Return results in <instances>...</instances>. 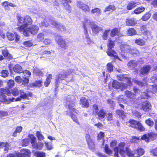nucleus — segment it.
<instances>
[{
	"label": "nucleus",
	"instance_id": "1",
	"mask_svg": "<svg viewBox=\"0 0 157 157\" xmlns=\"http://www.w3.org/2000/svg\"><path fill=\"white\" fill-rule=\"evenodd\" d=\"M11 92L7 88H2L0 92V101L2 102L8 104L10 102L18 101L21 100V98H28L31 97L32 94L25 93L22 90H19L15 88L11 90Z\"/></svg>",
	"mask_w": 157,
	"mask_h": 157
},
{
	"label": "nucleus",
	"instance_id": "2",
	"mask_svg": "<svg viewBox=\"0 0 157 157\" xmlns=\"http://www.w3.org/2000/svg\"><path fill=\"white\" fill-rule=\"evenodd\" d=\"M18 20L17 25L19 27L17 29L19 32H22L25 36H29L30 34H35L38 32L39 28L36 25H33L26 28L32 23V20L29 16H26L24 17H19Z\"/></svg>",
	"mask_w": 157,
	"mask_h": 157
},
{
	"label": "nucleus",
	"instance_id": "3",
	"mask_svg": "<svg viewBox=\"0 0 157 157\" xmlns=\"http://www.w3.org/2000/svg\"><path fill=\"white\" fill-rule=\"evenodd\" d=\"M66 107L69 109V115L74 121L78 123L77 117L75 114L77 113L78 111L74 108L75 102L74 97L73 95H70L67 97L66 99ZM67 114H69L68 113Z\"/></svg>",
	"mask_w": 157,
	"mask_h": 157
},
{
	"label": "nucleus",
	"instance_id": "4",
	"mask_svg": "<svg viewBox=\"0 0 157 157\" xmlns=\"http://www.w3.org/2000/svg\"><path fill=\"white\" fill-rule=\"evenodd\" d=\"M40 19L41 22L40 24L41 27H47L50 24H52L53 26L57 28L59 30L61 31L64 32L66 31V28L65 26L59 23L55 20L52 18L50 19L48 17L43 18L41 17L40 18Z\"/></svg>",
	"mask_w": 157,
	"mask_h": 157
},
{
	"label": "nucleus",
	"instance_id": "5",
	"mask_svg": "<svg viewBox=\"0 0 157 157\" xmlns=\"http://www.w3.org/2000/svg\"><path fill=\"white\" fill-rule=\"evenodd\" d=\"M125 144L124 142L120 143L117 147H116L113 148L115 152L114 156L118 157V153L121 155H123L124 154L126 153L128 157H135L134 155L135 153L133 151L128 147L124 148Z\"/></svg>",
	"mask_w": 157,
	"mask_h": 157
},
{
	"label": "nucleus",
	"instance_id": "6",
	"mask_svg": "<svg viewBox=\"0 0 157 157\" xmlns=\"http://www.w3.org/2000/svg\"><path fill=\"white\" fill-rule=\"evenodd\" d=\"M114 41L110 39H109L107 44L108 49L106 53L109 56L113 57L114 59H119L118 56L115 55V54H116L115 52L112 49V48L114 47Z\"/></svg>",
	"mask_w": 157,
	"mask_h": 157
},
{
	"label": "nucleus",
	"instance_id": "7",
	"mask_svg": "<svg viewBox=\"0 0 157 157\" xmlns=\"http://www.w3.org/2000/svg\"><path fill=\"white\" fill-rule=\"evenodd\" d=\"M112 86L114 88L117 89H120L121 90L126 89L127 86V84L125 83H120L116 80H113L112 84Z\"/></svg>",
	"mask_w": 157,
	"mask_h": 157
},
{
	"label": "nucleus",
	"instance_id": "8",
	"mask_svg": "<svg viewBox=\"0 0 157 157\" xmlns=\"http://www.w3.org/2000/svg\"><path fill=\"white\" fill-rule=\"evenodd\" d=\"M129 122L132 125L131 127L134 128H138L140 131H143L144 129L142 124L139 122L131 119L129 120Z\"/></svg>",
	"mask_w": 157,
	"mask_h": 157
},
{
	"label": "nucleus",
	"instance_id": "9",
	"mask_svg": "<svg viewBox=\"0 0 157 157\" xmlns=\"http://www.w3.org/2000/svg\"><path fill=\"white\" fill-rule=\"evenodd\" d=\"M76 5L78 7L82 9L85 13L89 12L90 11V8L89 6L85 4L81 1H77Z\"/></svg>",
	"mask_w": 157,
	"mask_h": 157
},
{
	"label": "nucleus",
	"instance_id": "10",
	"mask_svg": "<svg viewBox=\"0 0 157 157\" xmlns=\"http://www.w3.org/2000/svg\"><path fill=\"white\" fill-rule=\"evenodd\" d=\"M56 40L59 46L62 48L66 49L68 46L67 43L60 36H58L56 38Z\"/></svg>",
	"mask_w": 157,
	"mask_h": 157
},
{
	"label": "nucleus",
	"instance_id": "11",
	"mask_svg": "<svg viewBox=\"0 0 157 157\" xmlns=\"http://www.w3.org/2000/svg\"><path fill=\"white\" fill-rule=\"evenodd\" d=\"M67 76V72L62 70L58 76V78L56 79L55 85H56V86H57L59 82V80H64Z\"/></svg>",
	"mask_w": 157,
	"mask_h": 157
},
{
	"label": "nucleus",
	"instance_id": "12",
	"mask_svg": "<svg viewBox=\"0 0 157 157\" xmlns=\"http://www.w3.org/2000/svg\"><path fill=\"white\" fill-rule=\"evenodd\" d=\"M117 79L121 81H125L129 86L132 85V82L130 78L128 77L126 75H117Z\"/></svg>",
	"mask_w": 157,
	"mask_h": 157
},
{
	"label": "nucleus",
	"instance_id": "13",
	"mask_svg": "<svg viewBox=\"0 0 157 157\" xmlns=\"http://www.w3.org/2000/svg\"><path fill=\"white\" fill-rule=\"evenodd\" d=\"M7 36L10 41H12L15 39V41L17 42L19 40V36L15 33L13 34L8 32L7 33Z\"/></svg>",
	"mask_w": 157,
	"mask_h": 157
},
{
	"label": "nucleus",
	"instance_id": "14",
	"mask_svg": "<svg viewBox=\"0 0 157 157\" xmlns=\"http://www.w3.org/2000/svg\"><path fill=\"white\" fill-rule=\"evenodd\" d=\"M151 67L149 65H146L141 68L140 71V75H147L151 70Z\"/></svg>",
	"mask_w": 157,
	"mask_h": 157
},
{
	"label": "nucleus",
	"instance_id": "15",
	"mask_svg": "<svg viewBox=\"0 0 157 157\" xmlns=\"http://www.w3.org/2000/svg\"><path fill=\"white\" fill-rule=\"evenodd\" d=\"M21 153H19L17 154L18 157H30L31 154L30 151L28 149H24L21 150Z\"/></svg>",
	"mask_w": 157,
	"mask_h": 157
},
{
	"label": "nucleus",
	"instance_id": "16",
	"mask_svg": "<svg viewBox=\"0 0 157 157\" xmlns=\"http://www.w3.org/2000/svg\"><path fill=\"white\" fill-rule=\"evenodd\" d=\"M125 23L126 25L132 26L137 24V21L133 17L129 18L126 19Z\"/></svg>",
	"mask_w": 157,
	"mask_h": 157
},
{
	"label": "nucleus",
	"instance_id": "17",
	"mask_svg": "<svg viewBox=\"0 0 157 157\" xmlns=\"http://www.w3.org/2000/svg\"><path fill=\"white\" fill-rule=\"evenodd\" d=\"M92 24L91 28L92 30V32L94 33L95 34H97L98 33L99 31L102 30V28L98 26L97 25L95 24V22L93 23Z\"/></svg>",
	"mask_w": 157,
	"mask_h": 157
},
{
	"label": "nucleus",
	"instance_id": "18",
	"mask_svg": "<svg viewBox=\"0 0 157 157\" xmlns=\"http://www.w3.org/2000/svg\"><path fill=\"white\" fill-rule=\"evenodd\" d=\"M94 22L92 21L91 20L86 18L83 23L84 30H85V29L87 30L88 28L90 26L91 27L92 24V23H93Z\"/></svg>",
	"mask_w": 157,
	"mask_h": 157
},
{
	"label": "nucleus",
	"instance_id": "19",
	"mask_svg": "<svg viewBox=\"0 0 157 157\" xmlns=\"http://www.w3.org/2000/svg\"><path fill=\"white\" fill-rule=\"evenodd\" d=\"M131 48L130 46L127 44H122L120 46L121 50L124 52H129Z\"/></svg>",
	"mask_w": 157,
	"mask_h": 157
},
{
	"label": "nucleus",
	"instance_id": "20",
	"mask_svg": "<svg viewBox=\"0 0 157 157\" xmlns=\"http://www.w3.org/2000/svg\"><path fill=\"white\" fill-rule=\"evenodd\" d=\"M151 105V103L148 101H146L144 102L142 105V109L145 111H149Z\"/></svg>",
	"mask_w": 157,
	"mask_h": 157
},
{
	"label": "nucleus",
	"instance_id": "21",
	"mask_svg": "<svg viewBox=\"0 0 157 157\" xmlns=\"http://www.w3.org/2000/svg\"><path fill=\"white\" fill-rule=\"evenodd\" d=\"M147 92H149L150 93H155L157 92V85H151L149 86V88L147 90Z\"/></svg>",
	"mask_w": 157,
	"mask_h": 157
},
{
	"label": "nucleus",
	"instance_id": "22",
	"mask_svg": "<svg viewBox=\"0 0 157 157\" xmlns=\"http://www.w3.org/2000/svg\"><path fill=\"white\" fill-rule=\"evenodd\" d=\"M154 135V134L153 133H148L144 135L141 137V139L143 140H145L146 142H149V139L152 138Z\"/></svg>",
	"mask_w": 157,
	"mask_h": 157
},
{
	"label": "nucleus",
	"instance_id": "23",
	"mask_svg": "<svg viewBox=\"0 0 157 157\" xmlns=\"http://www.w3.org/2000/svg\"><path fill=\"white\" fill-rule=\"evenodd\" d=\"M96 113L98 116L99 119H101L105 117L106 114V112L103 109H101L97 112Z\"/></svg>",
	"mask_w": 157,
	"mask_h": 157
},
{
	"label": "nucleus",
	"instance_id": "24",
	"mask_svg": "<svg viewBox=\"0 0 157 157\" xmlns=\"http://www.w3.org/2000/svg\"><path fill=\"white\" fill-rule=\"evenodd\" d=\"M80 104L83 107H88L89 103L87 100L84 97H82L80 100Z\"/></svg>",
	"mask_w": 157,
	"mask_h": 157
},
{
	"label": "nucleus",
	"instance_id": "25",
	"mask_svg": "<svg viewBox=\"0 0 157 157\" xmlns=\"http://www.w3.org/2000/svg\"><path fill=\"white\" fill-rule=\"evenodd\" d=\"M13 70L14 72L17 73H21L23 72L22 67L19 64H17L13 67Z\"/></svg>",
	"mask_w": 157,
	"mask_h": 157
},
{
	"label": "nucleus",
	"instance_id": "26",
	"mask_svg": "<svg viewBox=\"0 0 157 157\" xmlns=\"http://www.w3.org/2000/svg\"><path fill=\"white\" fill-rule=\"evenodd\" d=\"M2 53L3 56L6 58L10 59L12 58L11 55L9 53L6 48H5L2 50Z\"/></svg>",
	"mask_w": 157,
	"mask_h": 157
},
{
	"label": "nucleus",
	"instance_id": "27",
	"mask_svg": "<svg viewBox=\"0 0 157 157\" xmlns=\"http://www.w3.org/2000/svg\"><path fill=\"white\" fill-rule=\"evenodd\" d=\"M120 29L117 28H115L112 29L110 33V36L113 37L117 35H118L120 32Z\"/></svg>",
	"mask_w": 157,
	"mask_h": 157
},
{
	"label": "nucleus",
	"instance_id": "28",
	"mask_svg": "<svg viewBox=\"0 0 157 157\" xmlns=\"http://www.w3.org/2000/svg\"><path fill=\"white\" fill-rule=\"evenodd\" d=\"M136 33V31L133 28H130L127 31V34L129 36L135 35Z\"/></svg>",
	"mask_w": 157,
	"mask_h": 157
},
{
	"label": "nucleus",
	"instance_id": "29",
	"mask_svg": "<svg viewBox=\"0 0 157 157\" xmlns=\"http://www.w3.org/2000/svg\"><path fill=\"white\" fill-rule=\"evenodd\" d=\"M91 13L92 14L96 13V16H99L101 13V11L100 9L98 8H95L91 10Z\"/></svg>",
	"mask_w": 157,
	"mask_h": 157
},
{
	"label": "nucleus",
	"instance_id": "30",
	"mask_svg": "<svg viewBox=\"0 0 157 157\" xmlns=\"http://www.w3.org/2000/svg\"><path fill=\"white\" fill-rule=\"evenodd\" d=\"M43 146L44 144L43 143L40 142H38L33 147L36 149L40 150L42 149Z\"/></svg>",
	"mask_w": 157,
	"mask_h": 157
},
{
	"label": "nucleus",
	"instance_id": "31",
	"mask_svg": "<svg viewBox=\"0 0 157 157\" xmlns=\"http://www.w3.org/2000/svg\"><path fill=\"white\" fill-rule=\"evenodd\" d=\"M138 64L136 60H132L128 64V66L131 68H133L136 67Z\"/></svg>",
	"mask_w": 157,
	"mask_h": 157
},
{
	"label": "nucleus",
	"instance_id": "32",
	"mask_svg": "<svg viewBox=\"0 0 157 157\" xmlns=\"http://www.w3.org/2000/svg\"><path fill=\"white\" fill-rule=\"evenodd\" d=\"M30 138L29 141H30L32 146L33 147L36 143V138L33 135H31L29 136Z\"/></svg>",
	"mask_w": 157,
	"mask_h": 157
},
{
	"label": "nucleus",
	"instance_id": "33",
	"mask_svg": "<svg viewBox=\"0 0 157 157\" xmlns=\"http://www.w3.org/2000/svg\"><path fill=\"white\" fill-rule=\"evenodd\" d=\"M116 10V7L114 6L110 5L105 8L104 12H105L107 11H113Z\"/></svg>",
	"mask_w": 157,
	"mask_h": 157
},
{
	"label": "nucleus",
	"instance_id": "34",
	"mask_svg": "<svg viewBox=\"0 0 157 157\" xmlns=\"http://www.w3.org/2000/svg\"><path fill=\"white\" fill-rule=\"evenodd\" d=\"M136 5V3L133 1H131L128 5L127 8L128 10H131L132 8L135 7Z\"/></svg>",
	"mask_w": 157,
	"mask_h": 157
},
{
	"label": "nucleus",
	"instance_id": "35",
	"mask_svg": "<svg viewBox=\"0 0 157 157\" xmlns=\"http://www.w3.org/2000/svg\"><path fill=\"white\" fill-rule=\"evenodd\" d=\"M134 83L140 86H145L146 85V82L145 81L144 82L139 81L136 79H133Z\"/></svg>",
	"mask_w": 157,
	"mask_h": 157
},
{
	"label": "nucleus",
	"instance_id": "36",
	"mask_svg": "<svg viewBox=\"0 0 157 157\" xmlns=\"http://www.w3.org/2000/svg\"><path fill=\"white\" fill-rule=\"evenodd\" d=\"M116 113L121 117L122 119H124L125 117L124 112L122 110H117L116 111Z\"/></svg>",
	"mask_w": 157,
	"mask_h": 157
},
{
	"label": "nucleus",
	"instance_id": "37",
	"mask_svg": "<svg viewBox=\"0 0 157 157\" xmlns=\"http://www.w3.org/2000/svg\"><path fill=\"white\" fill-rule=\"evenodd\" d=\"M135 43L136 44L140 46H143L145 44L144 40L140 38L136 39L135 41Z\"/></svg>",
	"mask_w": 157,
	"mask_h": 157
},
{
	"label": "nucleus",
	"instance_id": "38",
	"mask_svg": "<svg viewBox=\"0 0 157 157\" xmlns=\"http://www.w3.org/2000/svg\"><path fill=\"white\" fill-rule=\"evenodd\" d=\"M34 155L36 157H45L46 156L45 153L43 151H36L35 152Z\"/></svg>",
	"mask_w": 157,
	"mask_h": 157
},
{
	"label": "nucleus",
	"instance_id": "39",
	"mask_svg": "<svg viewBox=\"0 0 157 157\" xmlns=\"http://www.w3.org/2000/svg\"><path fill=\"white\" fill-rule=\"evenodd\" d=\"M52 78V75H49L47 77L44 83V86L47 87L50 83L51 79Z\"/></svg>",
	"mask_w": 157,
	"mask_h": 157
},
{
	"label": "nucleus",
	"instance_id": "40",
	"mask_svg": "<svg viewBox=\"0 0 157 157\" xmlns=\"http://www.w3.org/2000/svg\"><path fill=\"white\" fill-rule=\"evenodd\" d=\"M125 94L127 97L130 98H133L135 96V95L134 94L128 90L126 91Z\"/></svg>",
	"mask_w": 157,
	"mask_h": 157
},
{
	"label": "nucleus",
	"instance_id": "41",
	"mask_svg": "<svg viewBox=\"0 0 157 157\" xmlns=\"http://www.w3.org/2000/svg\"><path fill=\"white\" fill-rule=\"evenodd\" d=\"M44 144L47 150H50L53 149V146L52 143L45 142Z\"/></svg>",
	"mask_w": 157,
	"mask_h": 157
},
{
	"label": "nucleus",
	"instance_id": "42",
	"mask_svg": "<svg viewBox=\"0 0 157 157\" xmlns=\"http://www.w3.org/2000/svg\"><path fill=\"white\" fill-rule=\"evenodd\" d=\"M64 8L66 10V11L69 13H70L71 11V7L70 6L69 4L67 3H63Z\"/></svg>",
	"mask_w": 157,
	"mask_h": 157
},
{
	"label": "nucleus",
	"instance_id": "43",
	"mask_svg": "<svg viewBox=\"0 0 157 157\" xmlns=\"http://www.w3.org/2000/svg\"><path fill=\"white\" fill-rule=\"evenodd\" d=\"M22 127L21 126H18L16 128L15 130L13 133V136H17V133H20L22 130Z\"/></svg>",
	"mask_w": 157,
	"mask_h": 157
},
{
	"label": "nucleus",
	"instance_id": "44",
	"mask_svg": "<svg viewBox=\"0 0 157 157\" xmlns=\"http://www.w3.org/2000/svg\"><path fill=\"white\" fill-rule=\"evenodd\" d=\"M145 10L144 7H140L136 9L134 11V12L135 14H139L143 12Z\"/></svg>",
	"mask_w": 157,
	"mask_h": 157
},
{
	"label": "nucleus",
	"instance_id": "45",
	"mask_svg": "<svg viewBox=\"0 0 157 157\" xmlns=\"http://www.w3.org/2000/svg\"><path fill=\"white\" fill-rule=\"evenodd\" d=\"M151 16V13H147L144 14L142 17L143 21H146Z\"/></svg>",
	"mask_w": 157,
	"mask_h": 157
},
{
	"label": "nucleus",
	"instance_id": "46",
	"mask_svg": "<svg viewBox=\"0 0 157 157\" xmlns=\"http://www.w3.org/2000/svg\"><path fill=\"white\" fill-rule=\"evenodd\" d=\"M110 31V30H106L104 32L102 36V38L104 40H106L107 39L108 33Z\"/></svg>",
	"mask_w": 157,
	"mask_h": 157
},
{
	"label": "nucleus",
	"instance_id": "47",
	"mask_svg": "<svg viewBox=\"0 0 157 157\" xmlns=\"http://www.w3.org/2000/svg\"><path fill=\"white\" fill-rule=\"evenodd\" d=\"M0 76L6 78L8 76L9 74L8 71L7 70H2L0 73Z\"/></svg>",
	"mask_w": 157,
	"mask_h": 157
},
{
	"label": "nucleus",
	"instance_id": "48",
	"mask_svg": "<svg viewBox=\"0 0 157 157\" xmlns=\"http://www.w3.org/2000/svg\"><path fill=\"white\" fill-rule=\"evenodd\" d=\"M36 134L37 137L39 140L41 141L44 139V136L39 131H37Z\"/></svg>",
	"mask_w": 157,
	"mask_h": 157
},
{
	"label": "nucleus",
	"instance_id": "49",
	"mask_svg": "<svg viewBox=\"0 0 157 157\" xmlns=\"http://www.w3.org/2000/svg\"><path fill=\"white\" fill-rule=\"evenodd\" d=\"M136 152L139 155H142L144 153V150L141 148H139L136 150Z\"/></svg>",
	"mask_w": 157,
	"mask_h": 157
},
{
	"label": "nucleus",
	"instance_id": "50",
	"mask_svg": "<svg viewBox=\"0 0 157 157\" xmlns=\"http://www.w3.org/2000/svg\"><path fill=\"white\" fill-rule=\"evenodd\" d=\"M107 70L109 72H111L113 71V66L112 63H108L107 65Z\"/></svg>",
	"mask_w": 157,
	"mask_h": 157
},
{
	"label": "nucleus",
	"instance_id": "51",
	"mask_svg": "<svg viewBox=\"0 0 157 157\" xmlns=\"http://www.w3.org/2000/svg\"><path fill=\"white\" fill-rule=\"evenodd\" d=\"M143 34L146 36L148 38H151L152 36L151 33L150 31H146L143 32Z\"/></svg>",
	"mask_w": 157,
	"mask_h": 157
},
{
	"label": "nucleus",
	"instance_id": "52",
	"mask_svg": "<svg viewBox=\"0 0 157 157\" xmlns=\"http://www.w3.org/2000/svg\"><path fill=\"white\" fill-rule=\"evenodd\" d=\"M41 82V81H36L33 83L32 85L33 86L36 87H40L42 85Z\"/></svg>",
	"mask_w": 157,
	"mask_h": 157
},
{
	"label": "nucleus",
	"instance_id": "53",
	"mask_svg": "<svg viewBox=\"0 0 157 157\" xmlns=\"http://www.w3.org/2000/svg\"><path fill=\"white\" fill-rule=\"evenodd\" d=\"M88 144L89 146V148L90 149H92L94 148V144L92 140L87 141Z\"/></svg>",
	"mask_w": 157,
	"mask_h": 157
},
{
	"label": "nucleus",
	"instance_id": "54",
	"mask_svg": "<svg viewBox=\"0 0 157 157\" xmlns=\"http://www.w3.org/2000/svg\"><path fill=\"white\" fill-rule=\"evenodd\" d=\"M143 92L142 94L141 95V98H147L150 97V93L148 92Z\"/></svg>",
	"mask_w": 157,
	"mask_h": 157
},
{
	"label": "nucleus",
	"instance_id": "55",
	"mask_svg": "<svg viewBox=\"0 0 157 157\" xmlns=\"http://www.w3.org/2000/svg\"><path fill=\"white\" fill-rule=\"evenodd\" d=\"M129 53L131 54L132 55L136 54L138 55L139 54V52L138 51L136 48L133 49H131Z\"/></svg>",
	"mask_w": 157,
	"mask_h": 157
},
{
	"label": "nucleus",
	"instance_id": "56",
	"mask_svg": "<svg viewBox=\"0 0 157 157\" xmlns=\"http://www.w3.org/2000/svg\"><path fill=\"white\" fill-rule=\"evenodd\" d=\"M29 140L28 139H24L22 141L21 143L22 145L23 146H26L29 144Z\"/></svg>",
	"mask_w": 157,
	"mask_h": 157
},
{
	"label": "nucleus",
	"instance_id": "57",
	"mask_svg": "<svg viewBox=\"0 0 157 157\" xmlns=\"http://www.w3.org/2000/svg\"><path fill=\"white\" fill-rule=\"evenodd\" d=\"M14 84V81L12 80H9L7 82V85L10 88H12Z\"/></svg>",
	"mask_w": 157,
	"mask_h": 157
},
{
	"label": "nucleus",
	"instance_id": "58",
	"mask_svg": "<svg viewBox=\"0 0 157 157\" xmlns=\"http://www.w3.org/2000/svg\"><path fill=\"white\" fill-rule=\"evenodd\" d=\"M22 84H23L24 85H27L29 82V79L25 77H23L22 79Z\"/></svg>",
	"mask_w": 157,
	"mask_h": 157
},
{
	"label": "nucleus",
	"instance_id": "59",
	"mask_svg": "<svg viewBox=\"0 0 157 157\" xmlns=\"http://www.w3.org/2000/svg\"><path fill=\"white\" fill-rule=\"evenodd\" d=\"M104 149L105 152L108 154L110 155L112 153V151L109 148L108 146L106 145Z\"/></svg>",
	"mask_w": 157,
	"mask_h": 157
},
{
	"label": "nucleus",
	"instance_id": "60",
	"mask_svg": "<svg viewBox=\"0 0 157 157\" xmlns=\"http://www.w3.org/2000/svg\"><path fill=\"white\" fill-rule=\"evenodd\" d=\"M43 33H39L37 36V38L38 40L39 41H41L44 38V36Z\"/></svg>",
	"mask_w": 157,
	"mask_h": 157
},
{
	"label": "nucleus",
	"instance_id": "61",
	"mask_svg": "<svg viewBox=\"0 0 157 157\" xmlns=\"http://www.w3.org/2000/svg\"><path fill=\"white\" fill-rule=\"evenodd\" d=\"M146 123L148 125L151 126L153 125V122L150 119H148L145 121Z\"/></svg>",
	"mask_w": 157,
	"mask_h": 157
},
{
	"label": "nucleus",
	"instance_id": "62",
	"mask_svg": "<svg viewBox=\"0 0 157 157\" xmlns=\"http://www.w3.org/2000/svg\"><path fill=\"white\" fill-rule=\"evenodd\" d=\"M22 72H23V74H24L25 76H26L28 77L29 76L31 75V72L27 70L23 71Z\"/></svg>",
	"mask_w": 157,
	"mask_h": 157
},
{
	"label": "nucleus",
	"instance_id": "63",
	"mask_svg": "<svg viewBox=\"0 0 157 157\" xmlns=\"http://www.w3.org/2000/svg\"><path fill=\"white\" fill-rule=\"evenodd\" d=\"M117 101L120 102H124V99L123 98V96H119L117 98Z\"/></svg>",
	"mask_w": 157,
	"mask_h": 157
},
{
	"label": "nucleus",
	"instance_id": "64",
	"mask_svg": "<svg viewBox=\"0 0 157 157\" xmlns=\"http://www.w3.org/2000/svg\"><path fill=\"white\" fill-rule=\"evenodd\" d=\"M151 155L154 156H156L157 155V148L153 149L151 151Z\"/></svg>",
	"mask_w": 157,
	"mask_h": 157
}]
</instances>
